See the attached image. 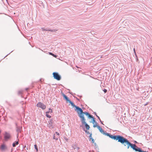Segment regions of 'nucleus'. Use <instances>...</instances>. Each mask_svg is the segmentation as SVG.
<instances>
[{
  "instance_id": "f257e3e1",
  "label": "nucleus",
  "mask_w": 152,
  "mask_h": 152,
  "mask_svg": "<svg viewBox=\"0 0 152 152\" xmlns=\"http://www.w3.org/2000/svg\"><path fill=\"white\" fill-rule=\"evenodd\" d=\"M103 134L109 137L112 139L116 140H118V142H121L124 146H126V145H127L129 141L126 138L124 137L123 136L120 135H113L105 132H104Z\"/></svg>"
},
{
  "instance_id": "f03ea898",
  "label": "nucleus",
  "mask_w": 152,
  "mask_h": 152,
  "mask_svg": "<svg viewBox=\"0 0 152 152\" xmlns=\"http://www.w3.org/2000/svg\"><path fill=\"white\" fill-rule=\"evenodd\" d=\"M127 145L128 149H129V147L130 146L133 150H135L136 151H138L139 152H148L142 150L140 148H138L135 145L131 143L129 141Z\"/></svg>"
},
{
  "instance_id": "7ed1b4c3",
  "label": "nucleus",
  "mask_w": 152,
  "mask_h": 152,
  "mask_svg": "<svg viewBox=\"0 0 152 152\" xmlns=\"http://www.w3.org/2000/svg\"><path fill=\"white\" fill-rule=\"evenodd\" d=\"M54 79L58 80H60L61 78V76L56 72H54L53 73Z\"/></svg>"
},
{
  "instance_id": "20e7f679",
  "label": "nucleus",
  "mask_w": 152,
  "mask_h": 152,
  "mask_svg": "<svg viewBox=\"0 0 152 152\" xmlns=\"http://www.w3.org/2000/svg\"><path fill=\"white\" fill-rule=\"evenodd\" d=\"M4 135V140L5 141H8L10 139L11 137L10 134L7 132H5Z\"/></svg>"
},
{
  "instance_id": "39448f33",
  "label": "nucleus",
  "mask_w": 152,
  "mask_h": 152,
  "mask_svg": "<svg viewBox=\"0 0 152 152\" xmlns=\"http://www.w3.org/2000/svg\"><path fill=\"white\" fill-rule=\"evenodd\" d=\"M76 107L75 108V110L76 111L78 116L80 115L83 114V111L78 106Z\"/></svg>"
},
{
  "instance_id": "423d86ee",
  "label": "nucleus",
  "mask_w": 152,
  "mask_h": 152,
  "mask_svg": "<svg viewBox=\"0 0 152 152\" xmlns=\"http://www.w3.org/2000/svg\"><path fill=\"white\" fill-rule=\"evenodd\" d=\"M37 107L41 108L43 110L45 109L46 108V105L41 102H38L37 104Z\"/></svg>"
},
{
  "instance_id": "0eeeda50",
  "label": "nucleus",
  "mask_w": 152,
  "mask_h": 152,
  "mask_svg": "<svg viewBox=\"0 0 152 152\" xmlns=\"http://www.w3.org/2000/svg\"><path fill=\"white\" fill-rule=\"evenodd\" d=\"M79 116L80 118V121L82 124H86V120L84 117V115H83V114L80 115H79Z\"/></svg>"
},
{
  "instance_id": "6e6552de",
  "label": "nucleus",
  "mask_w": 152,
  "mask_h": 152,
  "mask_svg": "<svg viewBox=\"0 0 152 152\" xmlns=\"http://www.w3.org/2000/svg\"><path fill=\"white\" fill-rule=\"evenodd\" d=\"M41 29L42 31H50L52 32H54L58 31L56 29H51L48 28H42Z\"/></svg>"
},
{
  "instance_id": "1a4fd4ad",
  "label": "nucleus",
  "mask_w": 152,
  "mask_h": 152,
  "mask_svg": "<svg viewBox=\"0 0 152 152\" xmlns=\"http://www.w3.org/2000/svg\"><path fill=\"white\" fill-rule=\"evenodd\" d=\"M0 149L1 151H4L7 149V147L5 144H2L1 145Z\"/></svg>"
},
{
  "instance_id": "9d476101",
  "label": "nucleus",
  "mask_w": 152,
  "mask_h": 152,
  "mask_svg": "<svg viewBox=\"0 0 152 152\" xmlns=\"http://www.w3.org/2000/svg\"><path fill=\"white\" fill-rule=\"evenodd\" d=\"M84 114L86 115V116H87L88 118H93V116L91 115L88 113L87 112H83V115Z\"/></svg>"
},
{
  "instance_id": "9b49d317",
  "label": "nucleus",
  "mask_w": 152,
  "mask_h": 152,
  "mask_svg": "<svg viewBox=\"0 0 152 152\" xmlns=\"http://www.w3.org/2000/svg\"><path fill=\"white\" fill-rule=\"evenodd\" d=\"M72 147L75 151H78L79 150V148L75 144H73Z\"/></svg>"
},
{
  "instance_id": "f8f14e48",
  "label": "nucleus",
  "mask_w": 152,
  "mask_h": 152,
  "mask_svg": "<svg viewBox=\"0 0 152 152\" xmlns=\"http://www.w3.org/2000/svg\"><path fill=\"white\" fill-rule=\"evenodd\" d=\"M97 128L102 134H103L104 132V131L100 126H98Z\"/></svg>"
},
{
  "instance_id": "ddd939ff",
  "label": "nucleus",
  "mask_w": 152,
  "mask_h": 152,
  "mask_svg": "<svg viewBox=\"0 0 152 152\" xmlns=\"http://www.w3.org/2000/svg\"><path fill=\"white\" fill-rule=\"evenodd\" d=\"M16 131L17 132H18L17 134V137L18 136V134H19V132H21V129L20 128V127H17V129Z\"/></svg>"
},
{
  "instance_id": "4468645a",
  "label": "nucleus",
  "mask_w": 152,
  "mask_h": 152,
  "mask_svg": "<svg viewBox=\"0 0 152 152\" xmlns=\"http://www.w3.org/2000/svg\"><path fill=\"white\" fill-rule=\"evenodd\" d=\"M63 96L64 98L66 99V101H69V99L68 97L64 94H63Z\"/></svg>"
},
{
  "instance_id": "2eb2a0df",
  "label": "nucleus",
  "mask_w": 152,
  "mask_h": 152,
  "mask_svg": "<svg viewBox=\"0 0 152 152\" xmlns=\"http://www.w3.org/2000/svg\"><path fill=\"white\" fill-rule=\"evenodd\" d=\"M19 144L18 141H16L12 144V146L13 147H15L16 145H18Z\"/></svg>"
},
{
  "instance_id": "dca6fc26",
  "label": "nucleus",
  "mask_w": 152,
  "mask_h": 152,
  "mask_svg": "<svg viewBox=\"0 0 152 152\" xmlns=\"http://www.w3.org/2000/svg\"><path fill=\"white\" fill-rule=\"evenodd\" d=\"M92 133H91V134H90V136L89 137V139H90L89 140H91L92 142L93 143H94V139L92 138Z\"/></svg>"
},
{
  "instance_id": "f3484780",
  "label": "nucleus",
  "mask_w": 152,
  "mask_h": 152,
  "mask_svg": "<svg viewBox=\"0 0 152 152\" xmlns=\"http://www.w3.org/2000/svg\"><path fill=\"white\" fill-rule=\"evenodd\" d=\"M85 124V126L86 127V129H87V130H88L89 129V128H90V126H89V125H88L87 123H86V124Z\"/></svg>"
},
{
  "instance_id": "a211bd4d",
  "label": "nucleus",
  "mask_w": 152,
  "mask_h": 152,
  "mask_svg": "<svg viewBox=\"0 0 152 152\" xmlns=\"http://www.w3.org/2000/svg\"><path fill=\"white\" fill-rule=\"evenodd\" d=\"M59 137V136H57V135L55 136L54 134L53 137V139H55L56 140H57L58 139Z\"/></svg>"
},
{
  "instance_id": "6ab92c4d",
  "label": "nucleus",
  "mask_w": 152,
  "mask_h": 152,
  "mask_svg": "<svg viewBox=\"0 0 152 152\" xmlns=\"http://www.w3.org/2000/svg\"><path fill=\"white\" fill-rule=\"evenodd\" d=\"M92 118V121L93 124H94L95 123L96 124H97V122L95 121L94 120V118L93 116V118Z\"/></svg>"
},
{
  "instance_id": "aec40b11",
  "label": "nucleus",
  "mask_w": 152,
  "mask_h": 152,
  "mask_svg": "<svg viewBox=\"0 0 152 152\" xmlns=\"http://www.w3.org/2000/svg\"><path fill=\"white\" fill-rule=\"evenodd\" d=\"M51 110V109L50 108H49V110L48 111L46 112V113H51L52 112V110H51V111H50V110Z\"/></svg>"
},
{
  "instance_id": "412c9836",
  "label": "nucleus",
  "mask_w": 152,
  "mask_h": 152,
  "mask_svg": "<svg viewBox=\"0 0 152 152\" xmlns=\"http://www.w3.org/2000/svg\"><path fill=\"white\" fill-rule=\"evenodd\" d=\"M96 116L99 119V121L101 122V124H103L102 122V121H101L99 117V116H98L97 115H96Z\"/></svg>"
},
{
  "instance_id": "4be33fe9",
  "label": "nucleus",
  "mask_w": 152,
  "mask_h": 152,
  "mask_svg": "<svg viewBox=\"0 0 152 152\" xmlns=\"http://www.w3.org/2000/svg\"><path fill=\"white\" fill-rule=\"evenodd\" d=\"M49 54L50 55H51L52 56H53L54 57H56L57 56L54 55V54H53V53H51V52H50L49 53Z\"/></svg>"
},
{
  "instance_id": "5701e85b",
  "label": "nucleus",
  "mask_w": 152,
  "mask_h": 152,
  "mask_svg": "<svg viewBox=\"0 0 152 152\" xmlns=\"http://www.w3.org/2000/svg\"><path fill=\"white\" fill-rule=\"evenodd\" d=\"M34 148H35L36 149V150L37 151H38V148H37V145H34Z\"/></svg>"
},
{
  "instance_id": "b1692460",
  "label": "nucleus",
  "mask_w": 152,
  "mask_h": 152,
  "mask_svg": "<svg viewBox=\"0 0 152 152\" xmlns=\"http://www.w3.org/2000/svg\"><path fill=\"white\" fill-rule=\"evenodd\" d=\"M72 106L73 107H75L76 108V107H77V106H76L72 102V103L71 104Z\"/></svg>"
},
{
  "instance_id": "393cba45",
  "label": "nucleus",
  "mask_w": 152,
  "mask_h": 152,
  "mask_svg": "<svg viewBox=\"0 0 152 152\" xmlns=\"http://www.w3.org/2000/svg\"><path fill=\"white\" fill-rule=\"evenodd\" d=\"M46 116L48 118H50L51 117V116L48 115V113H46Z\"/></svg>"
},
{
  "instance_id": "a878e982",
  "label": "nucleus",
  "mask_w": 152,
  "mask_h": 152,
  "mask_svg": "<svg viewBox=\"0 0 152 152\" xmlns=\"http://www.w3.org/2000/svg\"><path fill=\"white\" fill-rule=\"evenodd\" d=\"M84 131H85V132L87 134H91L89 132L87 131V130H84Z\"/></svg>"
},
{
  "instance_id": "bb28decb",
  "label": "nucleus",
  "mask_w": 152,
  "mask_h": 152,
  "mask_svg": "<svg viewBox=\"0 0 152 152\" xmlns=\"http://www.w3.org/2000/svg\"><path fill=\"white\" fill-rule=\"evenodd\" d=\"M22 91H21V90L19 91L18 92V94H21L22 93Z\"/></svg>"
},
{
  "instance_id": "cd10ccee",
  "label": "nucleus",
  "mask_w": 152,
  "mask_h": 152,
  "mask_svg": "<svg viewBox=\"0 0 152 152\" xmlns=\"http://www.w3.org/2000/svg\"><path fill=\"white\" fill-rule=\"evenodd\" d=\"M97 124H94V125H93V127L95 128V127H97V126H99V125H96Z\"/></svg>"
},
{
  "instance_id": "c85d7f7f",
  "label": "nucleus",
  "mask_w": 152,
  "mask_h": 152,
  "mask_svg": "<svg viewBox=\"0 0 152 152\" xmlns=\"http://www.w3.org/2000/svg\"><path fill=\"white\" fill-rule=\"evenodd\" d=\"M104 92V93H106L107 92V89H104L103 90Z\"/></svg>"
},
{
  "instance_id": "c756f323",
  "label": "nucleus",
  "mask_w": 152,
  "mask_h": 152,
  "mask_svg": "<svg viewBox=\"0 0 152 152\" xmlns=\"http://www.w3.org/2000/svg\"><path fill=\"white\" fill-rule=\"evenodd\" d=\"M56 135H57V136H59V134L58 133V132H56Z\"/></svg>"
},
{
  "instance_id": "7c9ffc66",
  "label": "nucleus",
  "mask_w": 152,
  "mask_h": 152,
  "mask_svg": "<svg viewBox=\"0 0 152 152\" xmlns=\"http://www.w3.org/2000/svg\"><path fill=\"white\" fill-rule=\"evenodd\" d=\"M68 102H69V103L70 104H71L73 102H71L70 100H69V101H68Z\"/></svg>"
},
{
  "instance_id": "2f4dec72",
  "label": "nucleus",
  "mask_w": 152,
  "mask_h": 152,
  "mask_svg": "<svg viewBox=\"0 0 152 152\" xmlns=\"http://www.w3.org/2000/svg\"><path fill=\"white\" fill-rule=\"evenodd\" d=\"M148 102H147L145 104H144V106H146L148 104Z\"/></svg>"
},
{
  "instance_id": "473e14b6",
  "label": "nucleus",
  "mask_w": 152,
  "mask_h": 152,
  "mask_svg": "<svg viewBox=\"0 0 152 152\" xmlns=\"http://www.w3.org/2000/svg\"><path fill=\"white\" fill-rule=\"evenodd\" d=\"M134 52L135 53V54H136V53H135V49L134 48Z\"/></svg>"
},
{
  "instance_id": "72a5a7b5",
  "label": "nucleus",
  "mask_w": 152,
  "mask_h": 152,
  "mask_svg": "<svg viewBox=\"0 0 152 152\" xmlns=\"http://www.w3.org/2000/svg\"><path fill=\"white\" fill-rule=\"evenodd\" d=\"M94 145L95 146H96V143H94Z\"/></svg>"
},
{
  "instance_id": "f704fd0d",
  "label": "nucleus",
  "mask_w": 152,
  "mask_h": 152,
  "mask_svg": "<svg viewBox=\"0 0 152 152\" xmlns=\"http://www.w3.org/2000/svg\"><path fill=\"white\" fill-rule=\"evenodd\" d=\"M2 139V137H1V136H0V139Z\"/></svg>"
},
{
  "instance_id": "c9c22d12",
  "label": "nucleus",
  "mask_w": 152,
  "mask_h": 152,
  "mask_svg": "<svg viewBox=\"0 0 152 152\" xmlns=\"http://www.w3.org/2000/svg\"><path fill=\"white\" fill-rule=\"evenodd\" d=\"M94 114H95L96 115H96V112H94Z\"/></svg>"
},
{
  "instance_id": "e433bc0d",
  "label": "nucleus",
  "mask_w": 152,
  "mask_h": 152,
  "mask_svg": "<svg viewBox=\"0 0 152 152\" xmlns=\"http://www.w3.org/2000/svg\"><path fill=\"white\" fill-rule=\"evenodd\" d=\"M1 130H0V134L1 133Z\"/></svg>"
},
{
  "instance_id": "4c0bfd02",
  "label": "nucleus",
  "mask_w": 152,
  "mask_h": 152,
  "mask_svg": "<svg viewBox=\"0 0 152 152\" xmlns=\"http://www.w3.org/2000/svg\"><path fill=\"white\" fill-rule=\"evenodd\" d=\"M66 141H68V139H66Z\"/></svg>"
},
{
  "instance_id": "58836bf2",
  "label": "nucleus",
  "mask_w": 152,
  "mask_h": 152,
  "mask_svg": "<svg viewBox=\"0 0 152 152\" xmlns=\"http://www.w3.org/2000/svg\"><path fill=\"white\" fill-rule=\"evenodd\" d=\"M28 88H26V90H28Z\"/></svg>"
},
{
  "instance_id": "ea45409f",
  "label": "nucleus",
  "mask_w": 152,
  "mask_h": 152,
  "mask_svg": "<svg viewBox=\"0 0 152 152\" xmlns=\"http://www.w3.org/2000/svg\"><path fill=\"white\" fill-rule=\"evenodd\" d=\"M135 143H137V142L136 141H135Z\"/></svg>"
},
{
  "instance_id": "a19ab883",
  "label": "nucleus",
  "mask_w": 152,
  "mask_h": 152,
  "mask_svg": "<svg viewBox=\"0 0 152 152\" xmlns=\"http://www.w3.org/2000/svg\"><path fill=\"white\" fill-rule=\"evenodd\" d=\"M7 1V0H6Z\"/></svg>"
}]
</instances>
